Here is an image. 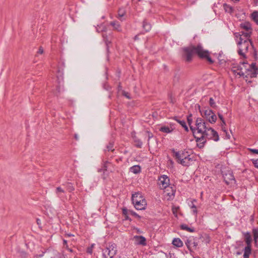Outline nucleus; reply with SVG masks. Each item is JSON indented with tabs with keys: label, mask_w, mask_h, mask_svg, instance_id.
Here are the masks:
<instances>
[{
	"label": "nucleus",
	"mask_w": 258,
	"mask_h": 258,
	"mask_svg": "<svg viewBox=\"0 0 258 258\" xmlns=\"http://www.w3.org/2000/svg\"><path fill=\"white\" fill-rule=\"evenodd\" d=\"M197 134H200L201 137H196V142L199 143L198 146L202 147L206 142L207 139L212 140L217 142L219 140L218 133L210 126L208 123L206 122L201 118H198L196 120Z\"/></svg>",
	"instance_id": "obj_1"
},
{
	"label": "nucleus",
	"mask_w": 258,
	"mask_h": 258,
	"mask_svg": "<svg viewBox=\"0 0 258 258\" xmlns=\"http://www.w3.org/2000/svg\"><path fill=\"white\" fill-rule=\"evenodd\" d=\"M182 50L183 57L187 62L191 61L195 54H197L201 58L206 59L210 63L214 62L210 56L209 52L205 50L201 44H198L197 46L190 45L183 48Z\"/></svg>",
	"instance_id": "obj_2"
},
{
	"label": "nucleus",
	"mask_w": 258,
	"mask_h": 258,
	"mask_svg": "<svg viewBox=\"0 0 258 258\" xmlns=\"http://www.w3.org/2000/svg\"><path fill=\"white\" fill-rule=\"evenodd\" d=\"M158 185L160 189H165L164 191L169 199L174 197L175 190L171 186H170V179L166 175H163L158 178Z\"/></svg>",
	"instance_id": "obj_3"
},
{
	"label": "nucleus",
	"mask_w": 258,
	"mask_h": 258,
	"mask_svg": "<svg viewBox=\"0 0 258 258\" xmlns=\"http://www.w3.org/2000/svg\"><path fill=\"white\" fill-rule=\"evenodd\" d=\"M132 201L137 210H142L145 209L147 203L141 192H137L132 194Z\"/></svg>",
	"instance_id": "obj_4"
},
{
	"label": "nucleus",
	"mask_w": 258,
	"mask_h": 258,
	"mask_svg": "<svg viewBox=\"0 0 258 258\" xmlns=\"http://www.w3.org/2000/svg\"><path fill=\"white\" fill-rule=\"evenodd\" d=\"M242 73H243V77H248L249 76L250 78H255L257 75V69L255 63H252L251 64H249L247 62H242L240 63Z\"/></svg>",
	"instance_id": "obj_5"
},
{
	"label": "nucleus",
	"mask_w": 258,
	"mask_h": 258,
	"mask_svg": "<svg viewBox=\"0 0 258 258\" xmlns=\"http://www.w3.org/2000/svg\"><path fill=\"white\" fill-rule=\"evenodd\" d=\"M238 50L237 52L239 55L244 58H246V53L248 52L249 46L253 47L251 40H245L243 38L240 37V40L237 42Z\"/></svg>",
	"instance_id": "obj_6"
},
{
	"label": "nucleus",
	"mask_w": 258,
	"mask_h": 258,
	"mask_svg": "<svg viewBox=\"0 0 258 258\" xmlns=\"http://www.w3.org/2000/svg\"><path fill=\"white\" fill-rule=\"evenodd\" d=\"M224 181L227 185H234L236 184V180L234 177L232 171L227 168L221 170Z\"/></svg>",
	"instance_id": "obj_7"
},
{
	"label": "nucleus",
	"mask_w": 258,
	"mask_h": 258,
	"mask_svg": "<svg viewBox=\"0 0 258 258\" xmlns=\"http://www.w3.org/2000/svg\"><path fill=\"white\" fill-rule=\"evenodd\" d=\"M117 251V246L115 243L109 244L102 250V255L104 258H113Z\"/></svg>",
	"instance_id": "obj_8"
},
{
	"label": "nucleus",
	"mask_w": 258,
	"mask_h": 258,
	"mask_svg": "<svg viewBox=\"0 0 258 258\" xmlns=\"http://www.w3.org/2000/svg\"><path fill=\"white\" fill-rule=\"evenodd\" d=\"M60 254L56 250L48 249L42 254L39 255V258H60Z\"/></svg>",
	"instance_id": "obj_9"
},
{
	"label": "nucleus",
	"mask_w": 258,
	"mask_h": 258,
	"mask_svg": "<svg viewBox=\"0 0 258 258\" xmlns=\"http://www.w3.org/2000/svg\"><path fill=\"white\" fill-rule=\"evenodd\" d=\"M201 113L204 114L205 118L210 123H214L216 121L217 116L211 109H205Z\"/></svg>",
	"instance_id": "obj_10"
},
{
	"label": "nucleus",
	"mask_w": 258,
	"mask_h": 258,
	"mask_svg": "<svg viewBox=\"0 0 258 258\" xmlns=\"http://www.w3.org/2000/svg\"><path fill=\"white\" fill-rule=\"evenodd\" d=\"M185 244L190 252H192L194 249H196L198 246V242L194 238H190L185 241Z\"/></svg>",
	"instance_id": "obj_11"
},
{
	"label": "nucleus",
	"mask_w": 258,
	"mask_h": 258,
	"mask_svg": "<svg viewBox=\"0 0 258 258\" xmlns=\"http://www.w3.org/2000/svg\"><path fill=\"white\" fill-rule=\"evenodd\" d=\"M172 153L174 154L177 162L180 164V161H182L185 157L188 155L187 152H185L182 151L176 152L174 149L172 150Z\"/></svg>",
	"instance_id": "obj_12"
},
{
	"label": "nucleus",
	"mask_w": 258,
	"mask_h": 258,
	"mask_svg": "<svg viewBox=\"0 0 258 258\" xmlns=\"http://www.w3.org/2000/svg\"><path fill=\"white\" fill-rule=\"evenodd\" d=\"M133 239L135 241V243L137 245H141L145 246L146 245V239L143 236L136 235L133 237Z\"/></svg>",
	"instance_id": "obj_13"
},
{
	"label": "nucleus",
	"mask_w": 258,
	"mask_h": 258,
	"mask_svg": "<svg viewBox=\"0 0 258 258\" xmlns=\"http://www.w3.org/2000/svg\"><path fill=\"white\" fill-rule=\"evenodd\" d=\"M241 68L240 64H236L234 65L231 69L232 72L235 75H239V77L243 76V73H242Z\"/></svg>",
	"instance_id": "obj_14"
},
{
	"label": "nucleus",
	"mask_w": 258,
	"mask_h": 258,
	"mask_svg": "<svg viewBox=\"0 0 258 258\" xmlns=\"http://www.w3.org/2000/svg\"><path fill=\"white\" fill-rule=\"evenodd\" d=\"M244 240L246 244V246H251V236L249 232L243 233Z\"/></svg>",
	"instance_id": "obj_15"
},
{
	"label": "nucleus",
	"mask_w": 258,
	"mask_h": 258,
	"mask_svg": "<svg viewBox=\"0 0 258 258\" xmlns=\"http://www.w3.org/2000/svg\"><path fill=\"white\" fill-rule=\"evenodd\" d=\"M240 27L241 29H243L244 31L246 32H252V28L251 25L250 23L245 22L240 24Z\"/></svg>",
	"instance_id": "obj_16"
},
{
	"label": "nucleus",
	"mask_w": 258,
	"mask_h": 258,
	"mask_svg": "<svg viewBox=\"0 0 258 258\" xmlns=\"http://www.w3.org/2000/svg\"><path fill=\"white\" fill-rule=\"evenodd\" d=\"M189 156L188 154L182 161H180V164L184 166H189L193 161Z\"/></svg>",
	"instance_id": "obj_17"
},
{
	"label": "nucleus",
	"mask_w": 258,
	"mask_h": 258,
	"mask_svg": "<svg viewBox=\"0 0 258 258\" xmlns=\"http://www.w3.org/2000/svg\"><path fill=\"white\" fill-rule=\"evenodd\" d=\"M241 37L245 40H251L250 38L251 35V32H246L245 31H241L240 32Z\"/></svg>",
	"instance_id": "obj_18"
},
{
	"label": "nucleus",
	"mask_w": 258,
	"mask_h": 258,
	"mask_svg": "<svg viewBox=\"0 0 258 258\" xmlns=\"http://www.w3.org/2000/svg\"><path fill=\"white\" fill-rule=\"evenodd\" d=\"M102 37L103 38V40L104 41L106 45V49L107 51H108L109 50V44L111 43V41L109 39V37L107 35L106 33H103L102 34Z\"/></svg>",
	"instance_id": "obj_19"
},
{
	"label": "nucleus",
	"mask_w": 258,
	"mask_h": 258,
	"mask_svg": "<svg viewBox=\"0 0 258 258\" xmlns=\"http://www.w3.org/2000/svg\"><path fill=\"white\" fill-rule=\"evenodd\" d=\"M172 244L177 247H181L183 246V242L179 238H174L172 240Z\"/></svg>",
	"instance_id": "obj_20"
},
{
	"label": "nucleus",
	"mask_w": 258,
	"mask_h": 258,
	"mask_svg": "<svg viewBox=\"0 0 258 258\" xmlns=\"http://www.w3.org/2000/svg\"><path fill=\"white\" fill-rule=\"evenodd\" d=\"M151 25L146 20H144L143 22V28L146 32H149L151 29Z\"/></svg>",
	"instance_id": "obj_21"
},
{
	"label": "nucleus",
	"mask_w": 258,
	"mask_h": 258,
	"mask_svg": "<svg viewBox=\"0 0 258 258\" xmlns=\"http://www.w3.org/2000/svg\"><path fill=\"white\" fill-rule=\"evenodd\" d=\"M251 253V246H245L244 248L243 257H249Z\"/></svg>",
	"instance_id": "obj_22"
},
{
	"label": "nucleus",
	"mask_w": 258,
	"mask_h": 258,
	"mask_svg": "<svg viewBox=\"0 0 258 258\" xmlns=\"http://www.w3.org/2000/svg\"><path fill=\"white\" fill-rule=\"evenodd\" d=\"M130 171L135 174H138L141 172V167L139 165H134L130 168Z\"/></svg>",
	"instance_id": "obj_23"
},
{
	"label": "nucleus",
	"mask_w": 258,
	"mask_h": 258,
	"mask_svg": "<svg viewBox=\"0 0 258 258\" xmlns=\"http://www.w3.org/2000/svg\"><path fill=\"white\" fill-rule=\"evenodd\" d=\"M173 130V128L172 127H169V126H161L160 128L159 129V131L165 133H170L172 132V131Z\"/></svg>",
	"instance_id": "obj_24"
},
{
	"label": "nucleus",
	"mask_w": 258,
	"mask_h": 258,
	"mask_svg": "<svg viewBox=\"0 0 258 258\" xmlns=\"http://www.w3.org/2000/svg\"><path fill=\"white\" fill-rule=\"evenodd\" d=\"M110 25L112 26L114 29L118 31H120V24L117 21L111 22Z\"/></svg>",
	"instance_id": "obj_25"
},
{
	"label": "nucleus",
	"mask_w": 258,
	"mask_h": 258,
	"mask_svg": "<svg viewBox=\"0 0 258 258\" xmlns=\"http://www.w3.org/2000/svg\"><path fill=\"white\" fill-rule=\"evenodd\" d=\"M174 119L177 121L178 122L184 129L186 131H188V127L186 124V122L184 120H179L178 119L177 117H174Z\"/></svg>",
	"instance_id": "obj_26"
},
{
	"label": "nucleus",
	"mask_w": 258,
	"mask_h": 258,
	"mask_svg": "<svg viewBox=\"0 0 258 258\" xmlns=\"http://www.w3.org/2000/svg\"><path fill=\"white\" fill-rule=\"evenodd\" d=\"M180 227L181 229L183 230H186L190 232H194L195 231L194 228H190L186 224H181Z\"/></svg>",
	"instance_id": "obj_27"
},
{
	"label": "nucleus",
	"mask_w": 258,
	"mask_h": 258,
	"mask_svg": "<svg viewBox=\"0 0 258 258\" xmlns=\"http://www.w3.org/2000/svg\"><path fill=\"white\" fill-rule=\"evenodd\" d=\"M188 123L190 126V130L192 131L193 134L195 133V131L197 130L196 128H194L191 125V122H192V115L191 114H190L187 116V118Z\"/></svg>",
	"instance_id": "obj_28"
},
{
	"label": "nucleus",
	"mask_w": 258,
	"mask_h": 258,
	"mask_svg": "<svg viewBox=\"0 0 258 258\" xmlns=\"http://www.w3.org/2000/svg\"><path fill=\"white\" fill-rule=\"evenodd\" d=\"M223 7H224V9L226 12H227V13H230V14L233 12V9L231 6H230L226 4H224L223 5Z\"/></svg>",
	"instance_id": "obj_29"
},
{
	"label": "nucleus",
	"mask_w": 258,
	"mask_h": 258,
	"mask_svg": "<svg viewBox=\"0 0 258 258\" xmlns=\"http://www.w3.org/2000/svg\"><path fill=\"white\" fill-rule=\"evenodd\" d=\"M134 142L135 143L136 147L139 148H141L142 147V142L140 139L137 138L136 137H134Z\"/></svg>",
	"instance_id": "obj_30"
},
{
	"label": "nucleus",
	"mask_w": 258,
	"mask_h": 258,
	"mask_svg": "<svg viewBox=\"0 0 258 258\" xmlns=\"http://www.w3.org/2000/svg\"><path fill=\"white\" fill-rule=\"evenodd\" d=\"M55 193L58 197H60L61 194L64 193V190L60 186H58L56 188Z\"/></svg>",
	"instance_id": "obj_31"
},
{
	"label": "nucleus",
	"mask_w": 258,
	"mask_h": 258,
	"mask_svg": "<svg viewBox=\"0 0 258 258\" xmlns=\"http://www.w3.org/2000/svg\"><path fill=\"white\" fill-rule=\"evenodd\" d=\"M63 185H65L64 184H62ZM67 189L69 192H72L74 190L75 188L73 186V184L71 183L68 182L66 184Z\"/></svg>",
	"instance_id": "obj_32"
},
{
	"label": "nucleus",
	"mask_w": 258,
	"mask_h": 258,
	"mask_svg": "<svg viewBox=\"0 0 258 258\" xmlns=\"http://www.w3.org/2000/svg\"><path fill=\"white\" fill-rule=\"evenodd\" d=\"M125 12L123 9H119L118 11V18L122 20L121 18L125 15Z\"/></svg>",
	"instance_id": "obj_33"
},
{
	"label": "nucleus",
	"mask_w": 258,
	"mask_h": 258,
	"mask_svg": "<svg viewBox=\"0 0 258 258\" xmlns=\"http://www.w3.org/2000/svg\"><path fill=\"white\" fill-rule=\"evenodd\" d=\"M252 19L258 24V12L254 11L251 14Z\"/></svg>",
	"instance_id": "obj_34"
},
{
	"label": "nucleus",
	"mask_w": 258,
	"mask_h": 258,
	"mask_svg": "<svg viewBox=\"0 0 258 258\" xmlns=\"http://www.w3.org/2000/svg\"><path fill=\"white\" fill-rule=\"evenodd\" d=\"M96 29L98 32H104L106 31V28L103 24H101L100 26H98Z\"/></svg>",
	"instance_id": "obj_35"
},
{
	"label": "nucleus",
	"mask_w": 258,
	"mask_h": 258,
	"mask_svg": "<svg viewBox=\"0 0 258 258\" xmlns=\"http://www.w3.org/2000/svg\"><path fill=\"white\" fill-rule=\"evenodd\" d=\"M180 76L178 73H175L173 77V82L174 84L177 83L180 80Z\"/></svg>",
	"instance_id": "obj_36"
},
{
	"label": "nucleus",
	"mask_w": 258,
	"mask_h": 258,
	"mask_svg": "<svg viewBox=\"0 0 258 258\" xmlns=\"http://www.w3.org/2000/svg\"><path fill=\"white\" fill-rule=\"evenodd\" d=\"M210 106L213 108H216L217 105L213 98L211 97L209 100Z\"/></svg>",
	"instance_id": "obj_37"
},
{
	"label": "nucleus",
	"mask_w": 258,
	"mask_h": 258,
	"mask_svg": "<svg viewBox=\"0 0 258 258\" xmlns=\"http://www.w3.org/2000/svg\"><path fill=\"white\" fill-rule=\"evenodd\" d=\"M252 233L253 235L254 240L255 242H256L257 239L258 238V230L255 229H253Z\"/></svg>",
	"instance_id": "obj_38"
},
{
	"label": "nucleus",
	"mask_w": 258,
	"mask_h": 258,
	"mask_svg": "<svg viewBox=\"0 0 258 258\" xmlns=\"http://www.w3.org/2000/svg\"><path fill=\"white\" fill-rule=\"evenodd\" d=\"M113 142H110L106 146V148L108 151H113L114 150L113 149Z\"/></svg>",
	"instance_id": "obj_39"
},
{
	"label": "nucleus",
	"mask_w": 258,
	"mask_h": 258,
	"mask_svg": "<svg viewBox=\"0 0 258 258\" xmlns=\"http://www.w3.org/2000/svg\"><path fill=\"white\" fill-rule=\"evenodd\" d=\"M146 135L148 137V142H149V140L152 138L153 137V135L152 133H150V132L149 131H146ZM148 144H149V143H148Z\"/></svg>",
	"instance_id": "obj_40"
},
{
	"label": "nucleus",
	"mask_w": 258,
	"mask_h": 258,
	"mask_svg": "<svg viewBox=\"0 0 258 258\" xmlns=\"http://www.w3.org/2000/svg\"><path fill=\"white\" fill-rule=\"evenodd\" d=\"M191 208L192 209V212L193 213L195 214H197V207L196 206L193 204L191 206Z\"/></svg>",
	"instance_id": "obj_41"
},
{
	"label": "nucleus",
	"mask_w": 258,
	"mask_h": 258,
	"mask_svg": "<svg viewBox=\"0 0 258 258\" xmlns=\"http://www.w3.org/2000/svg\"><path fill=\"white\" fill-rule=\"evenodd\" d=\"M252 163L254 164V166L258 168V159L256 160H253L252 161Z\"/></svg>",
	"instance_id": "obj_42"
},
{
	"label": "nucleus",
	"mask_w": 258,
	"mask_h": 258,
	"mask_svg": "<svg viewBox=\"0 0 258 258\" xmlns=\"http://www.w3.org/2000/svg\"><path fill=\"white\" fill-rule=\"evenodd\" d=\"M93 252L92 247H89L87 248V252L89 254H92Z\"/></svg>",
	"instance_id": "obj_43"
},
{
	"label": "nucleus",
	"mask_w": 258,
	"mask_h": 258,
	"mask_svg": "<svg viewBox=\"0 0 258 258\" xmlns=\"http://www.w3.org/2000/svg\"><path fill=\"white\" fill-rule=\"evenodd\" d=\"M234 36L236 38H239V40H240V37L243 38L242 37H241L240 33H235Z\"/></svg>",
	"instance_id": "obj_44"
},
{
	"label": "nucleus",
	"mask_w": 258,
	"mask_h": 258,
	"mask_svg": "<svg viewBox=\"0 0 258 258\" xmlns=\"http://www.w3.org/2000/svg\"><path fill=\"white\" fill-rule=\"evenodd\" d=\"M250 152L254 153V154H258V149H249Z\"/></svg>",
	"instance_id": "obj_45"
},
{
	"label": "nucleus",
	"mask_w": 258,
	"mask_h": 258,
	"mask_svg": "<svg viewBox=\"0 0 258 258\" xmlns=\"http://www.w3.org/2000/svg\"><path fill=\"white\" fill-rule=\"evenodd\" d=\"M131 213L132 215H133L136 217H138V218H140V216L138 214H137L136 212L131 211Z\"/></svg>",
	"instance_id": "obj_46"
},
{
	"label": "nucleus",
	"mask_w": 258,
	"mask_h": 258,
	"mask_svg": "<svg viewBox=\"0 0 258 258\" xmlns=\"http://www.w3.org/2000/svg\"><path fill=\"white\" fill-rule=\"evenodd\" d=\"M43 53V49L42 47H40L38 51V53L42 54Z\"/></svg>",
	"instance_id": "obj_47"
},
{
	"label": "nucleus",
	"mask_w": 258,
	"mask_h": 258,
	"mask_svg": "<svg viewBox=\"0 0 258 258\" xmlns=\"http://www.w3.org/2000/svg\"><path fill=\"white\" fill-rule=\"evenodd\" d=\"M205 242L206 243H209L210 241V239L209 236H206L205 239Z\"/></svg>",
	"instance_id": "obj_48"
},
{
	"label": "nucleus",
	"mask_w": 258,
	"mask_h": 258,
	"mask_svg": "<svg viewBox=\"0 0 258 258\" xmlns=\"http://www.w3.org/2000/svg\"><path fill=\"white\" fill-rule=\"evenodd\" d=\"M123 95H124V96H125L127 98H128V99H130V96L128 95V93H127V92H123Z\"/></svg>",
	"instance_id": "obj_49"
},
{
	"label": "nucleus",
	"mask_w": 258,
	"mask_h": 258,
	"mask_svg": "<svg viewBox=\"0 0 258 258\" xmlns=\"http://www.w3.org/2000/svg\"><path fill=\"white\" fill-rule=\"evenodd\" d=\"M218 116H219V118L220 119V120L221 121L224 120V118L223 117V115L221 114L218 113Z\"/></svg>",
	"instance_id": "obj_50"
},
{
	"label": "nucleus",
	"mask_w": 258,
	"mask_h": 258,
	"mask_svg": "<svg viewBox=\"0 0 258 258\" xmlns=\"http://www.w3.org/2000/svg\"><path fill=\"white\" fill-rule=\"evenodd\" d=\"M66 248L70 252H73V250L71 248H70L68 246V245H67V246L66 247Z\"/></svg>",
	"instance_id": "obj_51"
},
{
	"label": "nucleus",
	"mask_w": 258,
	"mask_h": 258,
	"mask_svg": "<svg viewBox=\"0 0 258 258\" xmlns=\"http://www.w3.org/2000/svg\"><path fill=\"white\" fill-rule=\"evenodd\" d=\"M221 121H222L221 124V126H225L226 125V122H225V120H222Z\"/></svg>",
	"instance_id": "obj_52"
},
{
	"label": "nucleus",
	"mask_w": 258,
	"mask_h": 258,
	"mask_svg": "<svg viewBox=\"0 0 258 258\" xmlns=\"http://www.w3.org/2000/svg\"><path fill=\"white\" fill-rule=\"evenodd\" d=\"M63 243L64 246L66 247L67 246V245H68L67 241L65 239H63Z\"/></svg>",
	"instance_id": "obj_53"
},
{
	"label": "nucleus",
	"mask_w": 258,
	"mask_h": 258,
	"mask_svg": "<svg viewBox=\"0 0 258 258\" xmlns=\"http://www.w3.org/2000/svg\"><path fill=\"white\" fill-rule=\"evenodd\" d=\"M139 39V34L138 35H136L135 37H134V40H137Z\"/></svg>",
	"instance_id": "obj_54"
},
{
	"label": "nucleus",
	"mask_w": 258,
	"mask_h": 258,
	"mask_svg": "<svg viewBox=\"0 0 258 258\" xmlns=\"http://www.w3.org/2000/svg\"><path fill=\"white\" fill-rule=\"evenodd\" d=\"M222 127V130L224 132H225L226 133H227L226 132V130L225 127V126H221Z\"/></svg>",
	"instance_id": "obj_55"
},
{
	"label": "nucleus",
	"mask_w": 258,
	"mask_h": 258,
	"mask_svg": "<svg viewBox=\"0 0 258 258\" xmlns=\"http://www.w3.org/2000/svg\"><path fill=\"white\" fill-rule=\"evenodd\" d=\"M107 163V162L105 163L104 165V170H107V166H106Z\"/></svg>",
	"instance_id": "obj_56"
},
{
	"label": "nucleus",
	"mask_w": 258,
	"mask_h": 258,
	"mask_svg": "<svg viewBox=\"0 0 258 258\" xmlns=\"http://www.w3.org/2000/svg\"><path fill=\"white\" fill-rule=\"evenodd\" d=\"M254 3L256 5H258V0H254Z\"/></svg>",
	"instance_id": "obj_57"
},
{
	"label": "nucleus",
	"mask_w": 258,
	"mask_h": 258,
	"mask_svg": "<svg viewBox=\"0 0 258 258\" xmlns=\"http://www.w3.org/2000/svg\"><path fill=\"white\" fill-rule=\"evenodd\" d=\"M137 232L138 233H141V231L140 230V229H137Z\"/></svg>",
	"instance_id": "obj_58"
},
{
	"label": "nucleus",
	"mask_w": 258,
	"mask_h": 258,
	"mask_svg": "<svg viewBox=\"0 0 258 258\" xmlns=\"http://www.w3.org/2000/svg\"><path fill=\"white\" fill-rule=\"evenodd\" d=\"M75 139H76V140H78V137L77 135H75Z\"/></svg>",
	"instance_id": "obj_59"
},
{
	"label": "nucleus",
	"mask_w": 258,
	"mask_h": 258,
	"mask_svg": "<svg viewBox=\"0 0 258 258\" xmlns=\"http://www.w3.org/2000/svg\"><path fill=\"white\" fill-rule=\"evenodd\" d=\"M67 235L69 236V237H71V236H73V234H68Z\"/></svg>",
	"instance_id": "obj_60"
},
{
	"label": "nucleus",
	"mask_w": 258,
	"mask_h": 258,
	"mask_svg": "<svg viewBox=\"0 0 258 258\" xmlns=\"http://www.w3.org/2000/svg\"><path fill=\"white\" fill-rule=\"evenodd\" d=\"M240 254H241L240 252L238 251V252H236V254L237 255H240Z\"/></svg>",
	"instance_id": "obj_61"
},
{
	"label": "nucleus",
	"mask_w": 258,
	"mask_h": 258,
	"mask_svg": "<svg viewBox=\"0 0 258 258\" xmlns=\"http://www.w3.org/2000/svg\"><path fill=\"white\" fill-rule=\"evenodd\" d=\"M251 221H253V215L251 216Z\"/></svg>",
	"instance_id": "obj_62"
},
{
	"label": "nucleus",
	"mask_w": 258,
	"mask_h": 258,
	"mask_svg": "<svg viewBox=\"0 0 258 258\" xmlns=\"http://www.w3.org/2000/svg\"><path fill=\"white\" fill-rule=\"evenodd\" d=\"M39 221L40 220L39 219H37V224H39Z\"/></svg>",
	"instance_id": "obj_63"
},
{
	"label": "nucleus",
	"mask_w": 258,
	"mask_h": 258,
	"mask_svg": "<svg viewBox=\"0 0 258 258\" xmlns=\"http://www.w3.org/2000/svg\"><path fill=\"white\" fill-rule=\"evenodd\" d=\"M125 211H126L125 210H124V209L123 210V214H125Z\"/></svg>",
	"instance_id": "obj_64"
}]
</instances>
